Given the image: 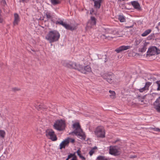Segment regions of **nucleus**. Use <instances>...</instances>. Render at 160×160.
Returning <instances> with one entry per match:
<instances>
[{
  "instance_id": "obj_1",
  "label": "nucleus",
  "mask_w": 160,
  "mask_h": 160,
  "mask_svg": "<svg viewBox=\"0 0 160 160\" xmlns=\"http://www.w3.org/2000/svg\"><path fill=\"white\" fill-rule=\"evenodd\" d=\"M60 34L57 30H53L49 31L45 37V38L50 43H52L58 41L60 38Z\"/></svg>"
},
{
  "instance_id": "obj_2",
  "label": "nucleus",
  "mask_w": 160,
  "mask_h": 160,
  "mask_svg": "<svg viewBox=\"0 0 160 160\" xmlns=\"http://www.w3.org/2000/svg\"><path fill=\"white\" fill-rule=\"evenodd\" d=\"M65 122L62 119L58 120L53 125L54 128L59 131H62L64 130L65 128Z\"/></svg>"
},
{
  "instance_id": "obj_3",
  "label": "nucleus",
  "mask_w": 160,
  "mask_h": 160,
  "mask_svg": "<svg viewBox=\"0 0 160 160\" xmlns=\"http://www.w3.org/2000/svg\"><path fill=\"white\" fill-rule=\"evenodd\" d=\"M95 135L98 138H104L105 137V130L103 127L98 126L94 131Z\"/></svg>"
},
{
  "instance_id": "obj_4",
  "label": "nucleus",
  "mask_w": 160,
  "mask_h": 160,
  "mask_svg": "<svg viewBox=\"0 0 160 160\" xmlns=\"http://www.w3.org/2000/svg\"><path fill=\"white\" fill-rule=\"evenodd\" d=\"M62 64L64 66L67 68L78 70L79 64H77L76 62L72 61L68 62L64 61L62 62Z\"/></svg>"
},
{
  "instance_id": "obj_5",
  "label": "nucleus",
  "mask_w": 160,
  "mask_h": 160,
  "mask_svg": "<svg viewBox=\"0 0 160 160\" xmlns=\"http://www.w3.org/2000/svg\"><path fill=\"white\" fill-rule=\"evenodd\" d=\"M160 54V50L155 46L150 48L147 52V56H152Z\"/></svg>"
},
{
  "instance_id": "obj_6",
  "label": "nucleus",
  "mask_w": 160,
  "mask_h": 160,
  "mask_svg": "<svg viewBox=\"0 0 160 160\" xmlns=\"http://www.w3.org/2000/svg\"><path fill=\"white\" fill-rule=\"evenodd\" d=\"M120 150V148L117 146L114 147L110 146L109 149V153L110 154L115 156H118L121 153Z\"/></svg>"
},
{
  "instance_id": "obj_7",
  "label": "nucleus",
  "mask_w": 160,
  "mask_h": 160,
  "mask_svg": "<svg viewBox=\"0 0 160 160\" xmlns=\"http://www.w3.org/2000/svg\"><path fill=\"white\" fill-rule=\"evenodd\" d=\"M73 128H75V129L72 132V133L75 134L76 135L81 136L80 135V132H82V129L79 123L76 122L74 123L73 125Z\"/></svg>"
},
{
  "instance_id": "obj_8",
  "label": "nucleus",
  "mask_w": 160,
  "mask_h": 160,
  "mask_svg": "<svg viewBox=\"0 0 160 160\" xmlns=\"http://www.w3.org/2000/svg\"><path fill=\"white\" fill-rule=\"evenodd\" d=\"M114 75L112 73H106L102 76V78L109 83H112Z\"/></svg>"
},
{
  "instance_id": "obj_9",
  "label": "nucleus",
  "mask_w": 160,
  "mask_h": 160,
  "mask_svg": "<svg viewBox=\"0 0 160 160\" xmlns=\"http://www.w3.org/2000/svg\"><path fill=\"white\" fill-rule=\"evenodd\" d=\"M46 135L48 137L49 136L50 139L52 141H56L57 138L54 132L52 129L47 130L46 131Z\"/></svg>"
},
{
  "instance_id": "obj_10",
  "label": "nucleus",
  "mask_w": 160,
  "mask_h": 160,
  "mask_svg": "<svg viewBox=\"0 0 160 160\" xmlns=\"http://www.w3.org/2000/svg\"><path fill=\"white\" fill-rule=\"evenodd\" d=\"M78 70L82 73L86 74L87 72H90L91 71V68L89 65H87L83 67L82 66L79 65Z\"/></svg>"
},
{
  "instance_id": "obj_11",
  "label": "nucleus",
  "mask_w": 160,
  "mask_h": 160,
  "mask_svg": "<svg viewBox=\"0 0 160 160\" xmlns=\"http://www.w3.org/2000/svg\"><path fill=\"white\" fill-rule=\"evenodd\" d=\"M153 108L156 111L160 113V97L157 99L153 103Z\"/></svg>"
},
{
  "instance_id": "obj_12",
  "label": "nucleus",
  "mask_w": 160,
  "mask_h": 160,
  "mask_svg": "<svg viewBox=\"0 0 160 160\" xmlns=\"http://www.w3.org/2000/svg\"><path fill=\"white\" fill-rule=\"evenodd\" d=\"M131 47L129 46H122L119 47L115 50V51L117 53H120L121 52L129 49Z\"/></svg>"
},
{
  "instance_id": "obj_13",
  "label": "nucleus",
  "mask_w": 160,
  "mask_h": 160,
  "mask_svg": "<svg viewBox=\"0 0 160 160\" xmlns=\"http://www.w3.org/2000/svg\"><path fill=\"white\" fill-rule=\"evenodd\" d=\"M69 145V142L68 139H65L62 142L60 145L59 148L60 149L63 148H64L65 147H68Z\"/></svg>"
},
{
  "instance_id": "obj_14",
  "label": "nucleus",
  "mask_w": 160,
  "mask_h": 160,
  "mask_svg": "<svg viewBox=\"0 0 160 160\" xmlns=\"http://www.w3.org/2000/svg\"><path fill=\"white\" fill-rule=\"evenodd\" d=\"M64 27L67 29L73 31L77 29L76 27L74 25L71 26L67 23L65 24Z\"/></svg>"
},
{
  "instance_id": "obj_15",
  "label": "nucleus",
  "mask_w": 160,
  "mask_h": 160,
  "mask_svg": "<svg viewBox=\"0 0 160 160\" xmlns=\"http://www.w3.org/2000/svg\"><path fill=\"white\" fill-rule=\"evenodd\" d=\"M132 5L135 9L138 10L141 9L140 5L139 3L137 1H133L131 2Z\"/></svg>"
},
{
  "instance_id": "obj_16",
  "label": "nucleus",
  "mask_w": 160,
  "mask_h": 160,
  "mask_svg": "<svg viewBox=\"0 0 160 160\" xmlns=\"http://www.w3.org/2000/svg\"><path fill=\"white\" fill-rule=\"evenodd\" d=\"M20 21V18L19 15L17 13L14 14V21L13 22V24L15 26L18 25V22Z\"/></svg>"
},
{
  "instance_id": "obj_17",
  "label": "nucleus",
  "mask_w": 160,
  "mask_h": 160,
  "mask_svg": "<svg viewBox=\"0 0 160 160\" xmlns=\"http://www.w3.org/2000/svg\"><path fill=\"white\" fill-rule=\"evenodd\" d=\"M94 7L95 8L99 9L100 8L102 3L95 0L94 2Z\"/></svg>"
},
{
  "instance_id": "obj_18",
  "label": "nucleus",
  "mask_w": 160,
  "mask_h": 160,
  "mask_svg": "<svg viewBox=\"0 0 160 160\" xmlns=\"http://www.w3.org/2000/svg\"><path fill=\"white\" fill-rule=\"evenodd\" d=\"M89 21L92 26L95 25L96 24V19L94 17H91V19Z\"/></svg>"
},
{
  "instance_id": "obj_19",
  "label": "nucleus",
  "mask_w": 160,
  "mask_h": 160,
  "mask_svg": "<svg viewBox=\"0 0 160 160\" xmlns=\"http://www.w3.org/2000/svg\"><path fill=\"white\" fill-rule=\"evenodd\" d=\"M151 32V30L148 29L145 30L144 32L141 34V36L142 37H145L149 34Z\"/></svg>"
},
{
  "instance_id": "obj_20",
  "label": "nucleus",
  "mask_w": 160,
  "mask_h": 160,
  "mask_svg": "<svg viewBox=\"0 0 160 160\" xmlns=\"http://www.w3.org/2000/svg\"><path fill=\"white\" fill-rule=\"evenodd\" d=\"M98 58L99 59H102V56L104 58H105L104 62H106L108 61V59L107 58V55L105 54L104 56L102 54H98Z\"/></svg>"
},
{
  "instance_id": "obj_21",
  "label": "nucleus",
  "mask_w": 160,
  "mask_h": 160,
  "mask_svg": "<svg viewBox=\"0 0 160 160\" xmlns=\"http://www.w3.org/2000/svg\"><path fill=\"white\" fill-rule=\"evenodd\" d=\"M36 108L38 110H41L44 109L45 108H43L42 107V104H37L35 106Z\"/></svg>"
},
{
  "instance_id": "obj_22",
  "label": "nucleus",
  "mask_w": 160,
  "mask_h": 160,
  "mask_svg": "<svg viewBox=\"0 0 160 160\" xmlns=\"http://www.w3.org/2000/svg\"><path fill=\"white\" fill-rule=\"evenodd\" d=\"M118 19L121 22H124L126 21V19L123 15H119Z\"/></svg>"
},
{
  "instance_id": "obj_23",
  "label": "nucleus",
  "mask_w": 160,
  "mask_h": 160,
  "mask_svg": "<svg viewBox=\"0 0 160 160\" xmlns=\"http://www.w3.org/2000/svg\"><path fill=\"white\" fill-rule=\"evenodd\" d=\"M45 15L46 16V18L48 20L49 19H51L52 18V17L51 16V14L50 12H46Z\"/></svg>"
},
{
  "instance_id": "obj_24",
  "label": "nucleus",
  "mask_w": 160,
  "mask_h": 160,
  "mask_svg": "<svg viewBox=\"0 0 160 160\" xmlns=\"http://www.w3.org/2000/svg\"><path fill=\"white\" fill-rule=\"evenodd\" d=\"M109 92L111 94L110 95V97L112 98H114L116 94L115 92L110 90L109 91Z\"/></svg>"
},
{
  "instance_id": "obj_25",
  "label": "nucleus",
  "mask_w": 160,
  "mask_h": 160,
  "mask_svg": "<svg viewBox=\"0 0 160 160\" xmlns=\"http://www.w3.org/2000/svg\"><path fill=\"white\" fill-rule=\"evenodd\" d=\"M51 2L53 5H57L60 3L58 0H51Z\"/></svg>"
},
{
  "instance_id": "obj_26",
  "label": "nucleus",
  "mask_w": 160,
  "mask_h": 160,
  "mask_svg": "<svg viewBox=\"0 0 160 160\" xmlns=\"http://www.w3.org/2000/svg\"><path fill=\"white\" fill-rule=\"evenodd\" d=\"M55 23L56 24H59L60 25H62L63 27L65 24V22H63V21L62 20H60V21H56Z\"/></svg>"
},
{
  "instance_id": "obj_27",
  "label": "nucleus",
  "mask_w": 160,
  "mask_h": 160,
  "mask_svg": "<svg viewBox=\"0 0 160 160\" xmlns=\"http://www.w3.org/2000/svg\"><path fill=\"white\" fill-rule=\"evenodd\" d=\"M97 149V147L96 146H95L89 152V154L90 156H92L94 152V150Z\"/></svg>"
},
{
  "instance_id": "obj_28",
  "label": "nucleus",
  "mask_w": 160,
  "mask_h": 160,
  "mask_svg": "<svg viewBox=\"0 0 160 160\" xmlns=\"http://www.w3.org/2000/svg\"><path fill=\"white\" fill-rule=\"evenodd\" d=\"M5 135V132L4 130H0V136L4 138Z\"/></svg>"
},
{
  "instance_id": "obj_29",
  "label": "nucleus",
  "mask_w": 160,
  "mask_h": 160,
  "mask_svg": "<svg viewBox=\"0 0 160 160\" xmlns=\"http://www.w3.org/2000/svg\"><path fill=\"white\" fill-rule=\"evenodd\" d=\"M152 82H147L145 83L144 87L146 88L147 90L148 89L149 86L152 84Z\"/></svg>"
},
{
  "instance_id": "obj_30",
  "label": "nucleus",
  "mask_w": 160,
  "mask_h": 160,
  "mask_svg": "<svg viewBox=\"0 0 160 160\" xmlns=\"http://www.w3.org/2000/svg\"><path fill=\"white\" fill-rule=\"evenodd\" d=\"M97 159L98 160H107V158H106L104 156H98Z\"/></svg>"
},
{
  "instance_id": "obj_31",
  "label": "nucleus",
  "mask_w": 160,
  "mask_h": 160,
  "mask_svg": "<svg viewBox=\"0 0 160 160\" xmlns=\"http://www.w3.org/2000/svg\"><path fill=\"white\" fill-rule=\"evenodd\" d=\"M147 45L146 44H144L143 47L141 49L140 51L142 52H144L146 50Z\"/></svg>"
},
{
  "instance_id": "obj_32",
  "label": "nucleus",
  "mask_w": 160,
  "mask_h": 160,
  "mask_svg": "<svg viewBox=\"0 0 160 160\" xmlns=\"http://www.w3.org/2000/svg\"><path fill=\"white\" fill-rule=\"evenodd\" d=\"M155 83L157 84L158 86L157 90L160 91V80L156 81Z\"/></svg>"
},
{
  "instance_id": "obj_33",
  "label": "nucleus",
  "mask_w": 160,
  "mask_h": 160,
  "mask_svg": "<svg viewBox=\"0 0 160 160\" xmlns=\"http://www.w3.org/2000/svg\"><path fill=\"white\" fill-rule=\"evenodd\" d=\"M67 139H68V142H69V143L70 142H71L72 143H73L75 142V140L74 139L72 138H66Z\"/></svg>"
},
{
  "instance_id": "obj_34",
  "label": "nucleus",
  "mask_w": 160,
  "mask_h": 160,
  "mask_svg": "<svg viewBox=\"0 0 160 160\" xmlns=\"http://www.w3.org/2000/svg\"><path fill=\"white\" fill-rule=\"evenodd\" d=\"M93 26L91 24V23L88 21L87 23L86 28H91Z\"/></svg>"
},
{
  "instance_id": "obj_35",
  "label": "nucleus",
  "mask_w": 160,
  "mask_h": 160,
  "mask_svg": "<svg viewBox=\"0 0 160 160\" xmlns=\"http://www.w3.org/2000/svg\"><path fill=\"white\" fill-rule=\"evenodd\" d=\"M146 90H147V89L144 86V87L140 89H139V91L140 92H143V91H145Z\"/></svg>"
},
{
  "instance_id": "obj_36",
  "label": "nucleus",
  "mask_w": 160,
  "mask_h": 160,
  "mask_svg": "<svg viewBox=\"0 0 160 160\" xmlns=\"http://www.w3.org/2000/svg\"><path fill=\"white\" fill-rule=\"evenodd\" d=\"M74 156V153H70L69 154L68 157L67 158L68 159H70V158L72 157L73 156Z\"/></svg>"
},
{
  "instance_id": "obj_37",
  "label": "nucleus",
  "mask_w": 160,
  "mask_h": 160,
  "mask_svg": "<svg viewBox=\"0 0 160 160\" xmlns=\"http://www.w3.org/2000/svg\"><path fill=\"white\" fill-rule=\"evenodd\" d=\"M81 152L80 150V148H79V149L77 151V154L79 156L81 154Z\"/></svg>"
},
{
  "instance_id": "obj_38",
  "label": "nucleus",
  "mask_w": 160,
  "mask_h": 160,
  "mask_svg": "<svg viewBox=\"0 0 160 160\" xmlns=\"http://www.w3.org/2000/svg\"><path fill=\"white\" fill-rule=\"evenodd\" d=\"M12 90L13 91H18L19 90H20V89L18 88H12Z\"/></svg>"
},
{
  "instance_id": "obj_39",
  "label": "nucleus",
  "mask_w": 160,
  "mask_h": 160,
  "mask_svg": "<svg viewBox=\"0 0 160 160\" xmlns=\"http://www.w3.org/2000/svg\"><path fill=\"white\" fill-rule=\"evenodd\" d=\"M153 130L154 131L160 132V129L158 128H153Z\"/></svg>"
},
{
  "instance_id": "obj_40",
  "label": "nucleus",
  "mask_w": 160,
  "mask_h": 160,
  "mask_svg": "<svg viewBox=\"0 0 160 160\" xmlns=\"http://www.w3.org/2000/svg\"><path fill=\"white\" fill-rule=\"evenodd\" d=\"M3 21V19L2 18V15L0 14V23H2Z\"/></svg>"
},
{
  "instance_id": "obj_41",
  "label": "nucleus",
  "mask_w": 160,
  "mask_h": 160,
  "mask_svg": "<svg viewBox=\"0 0 160 160\" xmlns=\"http://www.w3.org/2000/svg\"><path fill=\"white\" fill-rule=\"evenodd\" d=\"M71 160H77V157L75 155V153H74V156H73V158Z\"/></svg>"
},
{
  "instance_id": "obj_42",
  "label": "nucleus",
  "mask_w": 160,
  "mask_h": 160,
  "mask_svg": "<svg viewBox=\"0 0 160 160\" xmlns=\"http://www.w3.org/2000/svg\"><path fill=\"white\" fill-rule=\"evenodd\" d=\"M141 42V40H136L135 41L136 45H138L139 44V43L140 42Z\"/></svg>"
},
{
  "instance_id": "obj_43",
  "label": "nucleus",
  "mask_w": 160,
  "mask_h": 160,
  "mask_svg": "<svg viewBox=\"0 0 160 160\" xmlns=\"http://www.w3.org/2000/svg\"><path fill=\"white\" fill-rule=\"evenodd\" d=\"M153 35H151L149 36L148 37V40H150V39H152L153 38Z\"/></svg>"
},
{
  "instance_id": "obj_44",
  "label": "nucleus",
  "mask_w": 160,
  "mask_h": 160,
  "mask_svg": "<svg viewBox=\"0 0 160 160\" xmlns=\"http://www.w3.org/2000/svg\"><path fill=\"white\" fill-rule=\"evenodd\" d=\"M133 25H132V26H125V28H132L133 27Z\"/></svg>"
},
{
  "instance_id": "obj_45",
  "label": "nucleus",
  "mask_w": 160,
  "mask_h": 160,
  "mask_svg": "<svg viewBox=\"0 0 160 160\" xmlns=\"http://www.w3.org/2000/svg\"><path fill=\"white\" fill-rule=\"evenodd\" d=\"M79 157L82 159H85V158L81 154L79 156Z\"/></svg>"
},
{
  "instance_id": "obj_46",
  "label": "nucleus",
  "mask_w": 160,
  "mask_h": 160,
  "mask_svg": "<svg viewBox=\"0 0 160 160\" xmlns=\"http://www.w3.org/2000/svg\"><path fill=\"white\" fill-rule=\"evenodd\" d=\"M27 0H19L20 2H26Z\"/></svg>"
},
{
  "instance_id": "obj_47",
  "label": "nucleus",
  "mask_w": 160,
  "mask_h": 160,
  "mask_svg": "<svg viewBox=\"0 0 160 160\" xmlns=\"http://www.w3.org/2000/svg\"><path fill=\"white\" fill-rule=\"evenodd\" d=\"M136 157V156L135 155L132 156L131 157H130V158H134Z\"/></svg>"
},
{
  "instance_id": "obj_48",
  "label": "nucleus",
  "mask_w": 160,
  "mask_h": 160,
  "mask_svg": "<svg viewBox=\"0 0 160 160\" xmlns=\"http://www.w3.org/2000/svg\"><path fill=\"white\" fill-rule=\"evenodd\" d=\"M102 0H97V1L101 2V3H102Z\"/></svg>"
},
{
  "instance_id": "obj_49",
  "label": "nucleus",
  "mask_w": 160,
  "mask_h": 160,
  "mask_svg": "<svg viewBox=\"0 0 160 160\" xmlns=\"http://www.w3.org/2000/svg\"><path fill=\"white\" fill-rule=\"evenodd\" d=\"M82 136V138H83V139H84V140H85V136Z\"/></svg>"
},
{
  "instance_id": "obj_50",
  "label": "nucleus",
  "mask_w": 160,
  "mask_h": 160,
  "mask_svg": "<svg viewBox=\"0 0 160 160\" xmlns=\"http://www.w3.org/2000/svg\"><path fill=\"white\" fill-rule=\"evenodd\" d=\"M93 11H94V10H93L92 11H90V14H92V13L93 12Z\"/></svg>"
},
{
  "instance_id": "obj_51",
  "label": "nucleus",
  "mask_w": 160,
  "mask_h": 160,
  "mask_svg": "<svg viewBox=\"0 0 160 160\" xmlns=\"http://www.w3.org/2000/svg\"><path fill=\"white\" fill-rule=\"evenodd\" d=\"M3 1V2L5 3V4H6V1L5 0H2Z\"/></svg>"
},
{
  "instance_id": "obj_52",
  "label": "nucleus",
  "mask_w": 160,
  "mask_h": 160,
  "mask_svg": "<svg viewBox=\"0 0 160 160\" xmlns=\"http://www.w3.org/2000/svg\"><path fill=\"white\" fill-rule=\"evenodd\" d=\"M118 140H117L115 141L114 142V143H116V142H117L118 141Z\"/></svg>"
},
{
  "instance_id": "obj_53",
  "label": "nucleus",
  "mask_w": 160,
  "mask_h": 160,
  "mask_svg": "<svg viewBox=\"0 0 160 160\" xmlns=\"http://www.w3.org/2000/svg\"><path fill=\"white\" fill-rule=\"evenodd\" d=\"M125 0H118L119 1H124Z\"/></svg>"
},
{
  "instance_id": "obj_54",
  "label": "nucleus",
  "mask_w": 160,
  "mask_h": 160,
  "mask_svg": "<svg viewBox=\"0 0 160 160\" xmlns=\"http://www.w3.org/2000/svg\"><path fill=\"white\" fill-rule=\"evenodd\" d=\"M1 12H2V11H1V10L0 9V14H1Z\"/></svg>"
},
{
  "instance_id": "obj_55",
  "label": "nucleus",
  "mask_w": 160,
  "mask_h": 160,
  "mask_svg": "<svg viewBox=\"0 0 160 160\" xmlns=\"http://www.w3.org/2000/svg\"><path fill=\"white\" fill-rule=\"evenodd\" d=\"M69 159H68V158H67L66 160H68Z\"/></svg>"
},
{
  "instance_id": "obj_56",
  "label": "nucleus",
  "mask_w": 160,
  "mask_h": 160,
  "mask_svg": "<svg viewBox=\"0 0 160 160\" xmlns=\"http://www.w3.org/2000/svg\"><path fill=\"white\" fill-rule=\"evenodd\" d=\"M32 51H34H34H34V50H32Z\"/></svg>"
},
{
  "instance_id": "obj_57",
  "label": "nucleus",
  "mask_w": 160,
  "mask_h": 160,
  "mask_svg": "<svg viewBox=\"0 0 160 160\" xmlns=\"http://www.w3.org/2000/svg\"><path fill=\"white\" fill-rule=\"evenodd\" d=\"M141 102H143V100H142V101H141Z\"/></svg>"
},
{
  "instance_id": "obj_58",
  "label": "nucleus",
  "mask_w": 160,
  "mask_h": 160,
  "mask_svg": "<svg viewBox=\"0 0 160 160\" xmlns=\"http://www.w3.org/2000/svg\"><path fill=\"white\" fill-rule=\"evenodd\" d=\"M107 160H108V159H107Z\"/></svg>"
}]
</instances>
